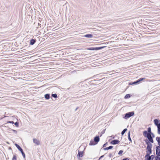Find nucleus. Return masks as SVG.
Returning <instances> with one entry per match:
<instances>
[{
  "label": "nucleus",
  "instance_id": "obj_1",
  "mask_svg": "<svg viewBox=\"0 0 160 160\" xmlns=\"http://www.w3.org/2000/svg\"><path fill=\"white\" fill-rule=\"evenodd\" d=\"M100 141V138L98 135H96L93 139H91L90 141L89 145L90 146L95 145L97 144Z\"/></svg>",
  "mask_w": 160,
  "mask_h": 160
},
{
  "label": "nucleus",
  "instance_id": "obj_2",
  "mask_svg": "<svg viewBox=\"0 0 160 160\" xmlns=\"http://www.w3.org/2000/svg\"><path fill=\"white\" fill-rule=\"evenodd\" d=\"M145 137L147 138V139H146L144 140L147 146L152 147V143H153L154 142L153 138L148 137Z\"/></svg>",
  "mask_w": 160,
  "mask_h": 160
},
{
  "label": "nucleus",
  "instance_id": "obj_3",
  "mask_svg": "<svg viewBox=\"0 0 160 160\" xmlns=\"http://www.w3.org/2000/svg\"><path fill=\"white\" fill-rule=\"evenodd\" d=\"M152 147H151L148 146H147L146 148V153L145 155V158H148L149 155L152 153Z\"/></svg>",
  "mask_w": 160,
  "mask_h": 160
},
{
  "label": "nucleus",
  "instance_id": "obj_4",
  "mask_svg": "<svg viewBox=\"0 0 160 160\" xmlns=\"http://www.w3.org/2000/svg\"><path fill=\"white\" fill-rule=\"evenodd\" d=\"M134 115V112L131 111L126 113L124 114L123 118L126 119H127L133 116Z\"/></svg>",
  "mask_w": 160,
  "mask_h": 160
},
{
  "label": "nucleus",
  "instance_id": "obj_5",
  "mask_svg": "<svg viewBox=\"0 0 160 160\" xmlns=\"http://www.w3.org/2000/svg\"><path fill=\"white\" fill-rule=\"evenodd\" d=\"M104 79V78H103L101 79H94L90 81L89 82H88V83H87L88 85V87H89L90 86H91L92 85H94L95 86L97 85L95 83H97V82H96V81H101L102 80H103Z\"/></svg>",
  "mask_w": 160,
  "mask_h": 160
},
{
  "label": "nucleus",
  "instance_id": "obj_6",
  "mask_svg": "<svg viewBox=\"0 0 160 160\" xmlns=\"http://www.w3.org/2000/svg\"><path fill=\"white\" fill-rule=\"evenodd\" d=\"M106 46H103L99 47H90L88 48H87L86 49L88 50H95L97 51L99 50H101L102 49L105 48L106 47Z\"/></svg>",
  "mask_w": 160,
  "mask_h": 160
},
{
  "label": "nucleus",
  "instance_id": "obj_7",
  "mask_svg": "<svg viewBox=\"0 0 160 160\" xmlns=\"http://www.w3.org/2000/svg\"><path fill=\"white\" fill-rule=\"evenodd\" d=\"M152 132L151 131V128L149 127L147 128V130H145L143 132V136L145 137L147 136V135H149V134Z\"/></svg>",
  "mask_w": 160,
  "mask_h": 160
},
{
  "label": "nucleus",
  "instance_id": "obj_8",
  "mask_svg": "<svg viewBox=\"0 0 160 160\" xmlns=\"http://www.w3.org/2000/svg\"><path fill=\"white\" fill-rule=\"evenodd\" d=\"M156 154L157 157L160 156V147L157 146L156 147Z\"/></svg>",
  "mask_w": 160,
  "mask_h": 160
},
{
  "label": "nucleus",
  "instance_id": "obj_9",
  "mask_svg": "<svg viewBox=\"0 0 160 160\" xmlns=\"http://www.w3.org/2000/svg\"><path fill=\"white\" fill-rule=\"evenodd\" d=\"M153 122L155 125L157 126V127L160 126V120L155 119L154 120Z\"/></svg>",
  "mask_w": 160,
  "mask_h": 160
},
{
  "label": "nucleus",
  "instance_id": "obj_10",
  "mask_svg": "<svg viewBox=\"0 0 160 160\" xmlns=\"http://www.w3.org/2000/svg\"><path fill=\"white\" fill-rule=\"evenodd\" d=\"M120 141L118 139H114L112 140L110 142V143L112 145H116L117 144L119 143Z\"/></svg>",
  "mask_w": 160,
  "mask_h": 160
},
{
  "label": "nucleus",
  "instance_id": "obj_11",
  "mask_svg": "<svg viewBox=\"0 0 160 160\" xmlns=\"http://www.w3.org/2000/svg\"><path fill=\"white\" fill-rule=\"evenodd\" d=\"M83 156V151H78V153L77 155L78 158H82Z\"/></svg>",
  "mask_w": 160,
  "mask_h": 160
},
{
  "label": "nucleus",
  "instance_id": "obj_12",
  "mask_svg": "<svg viewBox=\"0 0 160 160\" xmlns=\"http://www.w3.org/2000/svg\"><path fill=\"white\" fill-rule=\"evenodd\" d=\"M36 40L35 39L32 38L30 40V44L31 45H33L36 42Z\"/></svg>",
  "mask_w": 160,
  "mask_h": 160
},
{
  "label": "nucleus",
  "instance_id": "obj_13",
  "mask_svg": "<svg viewBox=\"0 0 160 160\" xmlns=\"http://www.w3.org/2000/svg\"><path fill=\"white\" fill-rule=\"evenodd\" d=\"M15 145L16 146V147L18 149L19 151L21 152L22 151L23 149L21 148V147L18 144L16 143L15 144Z\"/></svg>",
  "mask_w": 160,
  "mask_h": 160
},
{
  "label": "nucleus",
  "instance_id": "obj_14",
  "mask_svg": "<svg viewBox=\"0 0 160 160\" xmlns=\"http://www.w3.org/2000/svg\"><path fill=\"white\" fill-rule=\"evenodd\" d=\"M145 137H148L151 138H153L155 137V135L153 132L149 134V135H147Z\"/></svg>",
  "mask_w": 160,
  "mask_h": 160
},
{
  "label": "nucleus",
  "instance_id": "obj_15",
  "mask_svg": "<svg viewBox=\"0 0 160 160\" xmlns=\"http://www.w3.org/2000/svg\"><path fill=\"white\" fill-rule=\"evenodd\" d=\"M138 82L137 80L133 82H130L128 83L129 85H138Z\"/></svg>",
  "mask_w": 160,
  "mask_h": 160
},
{
  "label": "nucleus",
  "instance_id": "obj_16",
  "mask_svg": "<svg viewBox=\"0 0 160 160\" xmlns=\"http://www.w3.org/2000/svg\"><path fill=\"white\" fill-rule=\"evenodd\" d=\"M33 142L35 143L37 145H39L40 144L39 141L38 140L34 138L33 139Z\"/></svg>",
  "mask_w": 160,
  "mask_h": 160
},
{
  "label": "nucleus",
  "instance_id": "obj_17",
  "mask_svg": "<svg viewBox=\"0 0 160 160\" xmlns=\"http://www.w3.org/2000/svg\"><path fill=\"white\" fill-rule=\"evenodd\" d=\"M84 37L88 38H92L93 37V35L91 34H87L84 35Z\"/></svg>",
  "mask_w": 160,
  "mask_h": 160
},
{
  "label": "nucleus",
  "instance_id": "obj_18",
  "mask_svg": "<svg viewBox=\"0 0 160 160\" xmlns=\"http://www.w3.org/2000/svg\"><path fill=\"white\" fill-rule=\"evenodd\" d=\"M50 94L49 93H47L44 95V98L46 100H48L50 98Z\"/></svg>",
  "mask_w": 160,
  "mask_h": 160
},
{
  "label": "nucleus",
  "instance_id": "obj_19",
  "mask_svg": "<svg viewBox=\"0 0 160 160\" xmlns=\"http://www.w3.org/2000/svg\"><path fill=\"white\" fill-rule=\"evenodd\" d=\"M145 78H140L138 79L137 80V81L138 82V84H140L141 82L143 80H145Z\"/></svg>",
  "mask_w": 160,
  "mask_h": 160
},
{
  "label": "nucleus",
  "instance_id": "obj_20",
  "mask_svg": "<svg viewBox=\"0 0 160 160\" xmlns=\"http://www.w3.org/2000/svg\"><path fill=\"white\" fill-rule=\"evenodd\" d=\"M113 148V146H110L109 147H108L104 148H103V149L104 150H109V149H112V148Z\"/></svg>",
  "mask_w": 160,
  "mask_h": 160
},
{
  "label": "nucleus",
  "instance_id": "obj_21",
  "mask_svg": "<svg viewBox=\"0 0 160 160\" xmlns=\"http://www.w3.org/2000/svg\"><path fill=\"white\" fill-rule=\"evenodd\" d=\"M131 96L130 94H127L125 96L124 98L125 99L129 98L131 97Z\"/></svg>",
  "mask_w": 160,
  "mask_h": 160
},
{
  "label": "nucleus",
  "instance_id": "obj_22",
  "mask_svg": "<svg viewBox=\"0 0 160 160\" xmlns=\"http://www.w3.org/2000/svg\"><path fill=\"white\" fill-rule=\"evenodd\" d=\"M156 140L158 142L159 146L160 147V137H157L156 138Z\"/></svg>",
  "mask_w": 160,
  "mask_h": 160
},
{
  "label": "nucleus",
  "instance_id": "obj_23",
  "mask_svg": "<svg viewBox=\"0 0 160 160\" xmlns=\"http://www.w3.org/2000/svg\"><path fill=\"white\" fill-rule=\"evenodd\" d=\"M82 87H84L85 88V90H88V85L87 84H84L82 85Z\"/></svg>",
  "mask_w": 160,
  "mask_h": 160
},
{
  "label": "nucleus",
  "instance_id": "obj_24",
  "mask_svg": "<svg viewBox=\"0 0 160 160\" xmlns=\"http://www.w3.org/2000/svg\"><path fill=\"white\" fill-rule=\"evenodd\" d=\"M148 158L150 160H153L155 158V156L154 155H152L151 156L149 155V156H148Z\"/></svg>",
  "mask_w": 160,
  "mask_h": 160
},
{
  "label": "nucleus",
  "instance_id": "obj_25",
  "mask_svg": "<svg viewBox=\"0 0 160 160\" xmlns=\"http://www.w3.org/2000/svg\"><path fill=\"white\" fill-rule=\"evenodd\" d=\"M128 129L127 128H126L124 129L121 132V134L122 136H123L125 133L127 131Z\"/></svg>",
  "mask_w": 160,
  "mask_h": 160
},
{
  "label": "nucleus",
  "instance_id": "obj_26",
  "mask_svg": "<svg viewBox=\"0 0 160 160\" xmlns=\"http://www.w3.org/2000/svg\"><path fill=\"white\" fill-rule=\"evenodd\" d=\"M51 97L56 99L58 98L57 94L56 93H52L51 94Z\"/></svg>",
  "mask_w": 160,
  "mask_h": 160
},
{
  "label": "nucleus",
  "instance_id": "obj_27",
  "mask_svg": "<svg viewBox=\"0 0 160 160\" xmlns=\"http://www.w3.org/2000/svg\"><path fill=\"white\" fill-rule=\"evenodd\" d=\"M106 129H103L101 132V133L100 134V137H101L102 136V134H103L105 133V131L106 130Z\"/></svg>",
  "mask_w": 160,
  "mask_h": 160
},
{
  "label": "nucleus",
  "instance_id": "obj_28",
  "mask_svg": "<svg viewBox=\"0 0 160 160\" xmlns=\"http://www.w3.org/2000/svg\"><path fill=\"white\" fill-rule=\"evenodd\" d=\"M22 154V155L23 158L25 159V153L23 151L21 152Z\"/></svg>",
  "mask_w": 160,
  "mask_h": 160
},
{
  "label": "nucleus",
  "instance_id": "obj_29",
  "mask_svg": "<svg viewBox=\"0 0 160 160\" xmlns=\"http://www.w3.org/2000/svg\"><path fill=\"white\" fill-rule=\"evenodd\" d=\"M16 127H19V122H14L13 123Z\"/></svg>",
  "mask_w": 160,
  "mask_h": 160
},
{
  "label": "nucleus",
  "instance_id": "obj_30",
  "mask_svg": "<svg viewBox=\"0 0 160 160\" xmlns=\"http://www.w3.org/2000/svg\"><path fill=\"white\" fill-rule=\"evenodd\" d=\"M123 151L122 150H120L119 151L118 154L120 155H122V153L123 152Z\"/></svg>",
  "mask_w": 160,
  "mask_h": 160
},
{
  "label": "nucleus",
  "instance_id": "obj_31",
  "mask_svg": "<svg viewBox=\"0 0 160 160\" xmlns=\"http://www.w3.org/2000/svg\"><path fill=\"white\" fill-rule=\"evenodd\" d=\"M12 160H17V157L15 155H14L12 158Z\"/></svg>",
  "mask_w": 160,
  "mask_h": 160
},
{
  "label": "nucleus",
  "instance_id": "obj_32",
  "mask_svg": "<svg viewBox=\"0 0 160 160\" xmlns=\"http://www.w3.org/2000/svg\"><path fill=\"white\" fill-rule=\"evenodd\" d=\"M108 142H106L102 146V147L104 148L106 146L108 145Z\"/></svg>",
  "mask_w": 160,
  "mask_h": 160
},
{
  "label": "nucleus",
  "instance_id": "obj_33",
  "mask_svg": "<svg viewBox=\"0 0 160 160\" xmlns=\"http://www.w3.org/2000/svg\"><path fill=\"white\" fill-rule=\"evenodd\" d=\"M11 131H12L14 133L17 134V132L16 130L12 129H11Z\"/></svg>",
  "mask_w": 160,
  "mask_h": 160
},
{
  "label": "nucleus",
  "instance_id": "obj_34",
  "mask_svg": "<svg viewBox=\"0 0 160 160\" xmlns=\"http://www.w3.org/2000/svg\"><path fill=\"white\" fill-rule=\"evenodd\" d=\"M7 123L13 124L14 123V122L13 121H9L7 122Z\"/></svg>",
  "mask_w": 160,
  "mask_h": 160
},
{
  "label": "nucleus",
  "instance_id": "obj_35",
  "mask_svg": "<svg viewBox=\"0 0 160 160\" xmlns=\"http://www.w3.org/2000/svg\"><path fill=\"white\" fill-rule=\"evenodd\" d=\"M156 160H160V157H155Z\"/></svg>",
  "mask_w": 160,
  "mask_h": 160
},
{
  "label": "nucleus",
  "instance_id": "obj_36",
  "mask_svg": "<svg viewBox=\"0 0 160 160\" xmlns=\"http://www.w3.org/2000/svg\"><path fill=\"white\" fill-rule=\"evenodd\" d=\"M128 138L129 141H130L131 142H132V141L130 137H128Z\"/></svg>",
  "mask_w": 160,
  "mask_h": 160
},
{
  "label": "nucleus",
  "instance_id": "obj_37",
  "mask_svg": "<svg viewBox=\"0 0 160 160\" xmlns=\"http://www.w3.org/2000/svg\"><path fill=\"white\" fill-rule=\"evenodd\" d=\"M104 157V155L101 156L99 158L98 160H100V159L103 158Z\"/></svg>",
  "mask_w": 160,
  "mask_h": 160
},
{
  "label": "nucleus",
  "instance_id": "obj_38",
  "mask_svg": "<svg viewBox=\"0 0 160 160\" xmlns=\"http://www.w3.org/2000/svg\"><path fill=\"white\" fill-rule=\"evenodd\" d=\"M122 160H130L129 159V158H123Z\"/></svg>",
  "mask_w": 160,
  "mask_h": 160
},
{
  "label": "nucleus",
  "instance_id": "obj_39",
  "mask_svg": "<svg viewBox=\"0 0 160 160\" xmlns=\"http://www.w3.org/2000/svg\"><path fill=\"white\" fill-rule=\"evenodd\" d=\"M128 137H130V131H129L128 133Z\"/></svg>",
  "mask_w": 160,
  "mask_h": 160
},
{
  "label": "nucleus",
  "instance_id": "obj_40",
  "mask_svg": "<svg viewBox=\"0 0 160 160\" xmlns=\"http://www.w3.org/2000/svg\"><path fill=\"white\" fill-rule=\"evenodd\" d=\"M112 156V154L111 153H109V156L110 158H111Z\"/></svg>",
  "mask_w": 160,
  "mask_h": 160
},
{
  "label": "nucleus",
  "instance_id": "obj_41",
  "mask_svg": "<svg viewBox=\"0 0 160 160\" xmlns=\"http://www.w3.org/2000/svg\"><path fill=\"white\" fill-rule=\"evenodd\" d=\"M98 75H97L94 76V77L95 78H98Z\"/></svg>",
  "mask_w": 160,
  "mask_h": 160
},
{
  "label": "nucleus",
  "instance_id": "obj_42",
  "mask_svg": "<svg viewBox=\"0 0 160 160\" xmlns=\"http://www.w3.org/2000/svg\"><path fill=\"white\" fill-rule=\"evenodd\" d=\"M79 108V107H77V108L75 109V111H76L77 110H78V109Z\"/></svg>",
  "mask_w": 160,
  "mask_h": 160
},
{
  "label": "nucleus",
  "instance_id": "obj_43",
  "mask_svg": "<svg viewBox=\"0 0 160 160\" xmlns=\"http://www.w3.org/2000/svg\"><path fill=\"white\" fill-rule=\"evenodd\" d=\"M145 147H146V146L145 145L142 146V148H145Z\"/></svg>",
  "mask_w": 160,
  "mask_h": 160
},
{
  "label": "nucleus",
  "instance_id": "obj_44",
  "mask_svg": "<svg viewBox=\"0 0 160 160\" xmlns=\"http://www.w3.org/2000/svg\"><path fill=\"white\" fill-rule=\"evenodd\" d=\"M111 137L113 139H114V138H115V137L114 136H112H112H111Z\"/></svg>",
  "mask_w": 160,
  "mask_h": 160
},
{
  "label": "nucleus",
  "instance_id": "obj_45",
  "mask_svg": "<svg viewBox=\"0 0 160 160\" xmlns=\"http://www.w3.org/2000/svg\"><path fill=\"white\" fill-rule=\"evenodd\" d=\"M102 81H96V82H97V83H98V82H102ZM95 83L96 84V83Z\"/></svg>",
  "mask_w": 160,
  "mask_h": 160
},
{
  "label": "nucleus",
  "instance_id": "obj_46",
  "mask_svg": "<svg viewBox=\"0 0 160 160\" xmlns=\"http://www.w3.org/2000/svg\"><path fill=\"white\" fill-rule=\"evenodd\" d=\"M11 129H12L10 128H9L8 130V131H11Z\"/></svg>",
  "mask_w": 160,
  "mask_h": 160
},
{
  "label": "nucleus",
  "instance_id": "obj_47",
  "mask_svg": "<svg viewBox=\"0 0 160 160\" xmlns=\"http://www.w3.org/2000/svg\"><path fill=\"white\" fill-rule=\"evenodd\" d=\"M108 42H106L105 44H108Z\"/></svg>",
  "mask_w": 160,
  "mask_h": 160
},
{
  "label": "nucleus",
  "instance_id": "obj_48",
  "mask_svg": "<svg viewBox=\"0 0 160 160\" xmlns=\"http://www.w3.org/2000/svg\"><path fill=\"white\" fill-rule=\"evenodd\" d=\"M9 149H11V147H10V148H9Z\"/></svg>",
  "mask_w": 160,
  "mask_h": 160
},
{
  "label": "nucleus",
  "instance_id": "obj_49",
  "mask_svg": "<svg viewBox=\"0 0 160 160\" xmlns=\"http://www.w3.org/2000/svg\"><path fill=\"white\" fill-rule=\"evenodd\" d=\"M81 147H82V146H81L79 148H81Z\"/></svg>",
  "mask_w": 160,
  "mask_h": 160
},
{
  "label": "nucleus",
  "instance_id": "obj_50",
  "mask_svg": "<svg viewBox=\"0 0 160 160\" xmlns=\"http://www.w3.org/2000/svg\"><path fill=\"white\" fill-rule=\"evenodd\" d=\"M99 78L98 76V78Z\"/></svg>",
  "mask_w": 160,
  "mask_h": 160
},
{
  "label": "nucleus",
  "instance_id": "obj_51",
  "mask_svg": "<svg viewBox=\"0 0 160 160\" xmlns=\"http://www.w3.org/2000/svg\"><path fill=\"white\" fill-rule=\"evenodd\" d=\"M104 44V43H102V44Z\"/></svg>",
  "mask_w": 160,
  "mask_h": 160
},
{
  "label": "nucleus",
  "instance_id": "obj_52",
  "mask_svg": "<svg viewBox=\"0 0 160 160\" xmlns=\"http://www.w3.org/2000/svg\"><path fill=\"white\" fill-rule=\"evenodd\" d=\"M38 24L39 25H40V24H39V23H38Z\"/></svg>",
  "mask_w": 160,
  "mask_h": 160
}]
</instances>
